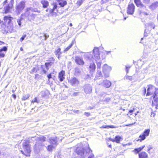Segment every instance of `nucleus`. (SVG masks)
Instances as JSON below:
<instances>
[{"mask_svg":"<svg viewBox=\"0 0 158 158\" xmlns=\"http://www.w3.org/2000/svg\"><path fill=\"white\" fill-rule=\"evenodd\" d=\"M93 52L94 57L92 56L90 53H87L84 56L87 57L88 59L89 60H92V59H94L97 62L98 69H100L102 63L101 61L98 62V60L100 59L99 49L97 48H95L93 50Z\"/></svg>","mask_w":158,"mask_h":158,"instance_id":"f257e3e1","label":"nucleus"},{"mask_svg":"<svg viewBox=\"0 0 158 158\" xmlns=\"http://www.w3.org/2000/svg\"><path fill=\"white\" fill-rule=\"evenodd\" d=\"M76 152L78 155L82 157H83L89 153V155L88 158H94V156L92 153V151L89 148L85 149L81 148H77L76 149Z\"/></svg>","mask_w":158,"mask_h":158,"instance_id":"f03ea898","label":"nucleus"},{"mask_svg":"<svg viewBox=\"0 0 158 158\" xmlns=\"http://www.w3.org/2000/svg\"><path fill=\"white\" fill-rule=\"evenodd\" d=\"M23 146L24 152L21 151L22 153L26 156H29L31 152L30 146L29 144V142L28 140H24Z\"/></svg>","mask_w":158,"mask_h":158,"instance_id":"7ed1b4c3","label":"nucleus"},{"mask_svg":"<svg viewBox=\"0 0 158 158\" xmlns=\"http://www.w3.org/2000/svg\"><path fill=\"white\" fill-rule=\"evenodd\" d=\"M7 0H6L3 3V5H5L4 7V10H5V13H7L9 12L10 10L13 7L14 3V0H11L10 2L8 4L6 5L7 2Z\"/></svg>","mask_w":158,"mask_h":158,"instance_id":"20e7f679","label":"nucleus"},{"mask_svg":"<svg viewBox=\"0 0 158 158\" xmlns=\"http://www.w3.org/2000/svg\"><path fill=\"white\" fill-rule=\"evenodd\" d=\"M147 92L146 96L151 95L152 94H155L156 92L158 91V89L152 85H148Z\"/></svg>","mask_w":158,"mask_h":158,"instance_id":"39448f33","label":"nucleus"},{"mask_svg":"<svg viewBox=\"0 0 158 158\" xmlns=\"http://www.w3.org/2000/svg\"><path fill=\"white\" fill-rule=\"evenodd\" d=\"M25 6V2L24 1H21L16 5V11L18 14H20L24 9Z\"/></svg>","mask_w":158,"mask_h":158,"instance_id":"423d86ee","label":"nucleus"},{"mask_svg":"<svg viewBox=\"0 0 158 158\" xmlns=\"http://www.w3.org/2000/svg\"><path fill=\"white\" fill-rule=\"evenodd\" d=\"M111 70L110 67L108 66L106 64H105L102 67V71L104 74L105 77H109L108 73Z\"/></svg>","mask_w":158,"mask_h":158,"instance_id":"0eeeda50","label":"nucleus"},{"mask_svg":"<svg viewBox=\"0 0 158 158\" xmlns=\"http://www.w3.org/2000/svg\"><path fill=\"white\" fill-rule=\"evenodd\" d=\"M158 91L156 92L155 94H153L151 97V98H153V100L152 102V106H157L158 105Z\"/></svg>","mask_w":158,"mask_h":158,"instance_id":"6e6552de","label":"nucleus"},{"mask_svg":"<svg viewBox=\"0 0 158 158\" xmlns=\"http://www.w3.org/2000/svg\"><path fill=\"white\" fill-rule=\"evenodd\" d=\"M68 82L72 86H77L79 83V80L75 77H71L68 80Z\"/></svg>","mask_w":158,"mask_h":158,"instance_id":"1a4fd4ad","label":"nucleus"},{"mask_svg":"<svg viewBox=\"0 0 158 158\" xmlns=\"http://www.w3.org/2000/svg\"><path fill=\"white\" fill-rule=\"evenodd\" d=\"M150 132L149 129H147L145 130L142 135H140L139 136V138H140V139H139L138 140H140V141H142V140H144L146 136H148Z\"/></svg>","mask_w":158,"mask_h":158,"instance_id":"9d476101","label":"nucleus"},{"mask_svg":"<svg viewBox=\"0 0 158 158\" xmlns=\"http://www.w3.org/2000/svg\"><path fill=\"white\" fill-rule=\"evenodd\" d=\"M84 92L87 94H90L92 91V87L89 84L85 85L83 87Z\"/></svg>","mask_w":158,"mask_h":158,"instance_id":"9b49d317","label":"nucleus"},{"mask_svg":"<svg viewBox=\"0 0 158 158\" xmlns=\"http://www.w3.org/2000/svg\"><path fill=\"white\" fill-rule=\"evenodd\" d=\"M135 6L133 4H130L128 5L127 9V13L132 15L135 10Z\"/></svg>","mask_w":158,"mask_h":158,"instance_id":"f8f14e48","label":"nucleus"},{"mask_svg":"<svg viewBox=\"0 0 158 158\" xmlns=\"http://www.w3.org/2000/svg\"><path fill=\"white\" fill-rule=\"evenodd\" d=\"M111 83L110 81L107 80H104L102 82L99 83V85H101L106 88L109 87L111 86Z\"/></svg>","mask_w":158,"mask_h":158,"instance_id":"ddd939ff","label":"nucleus"},{"mask_svg":"<svg viewBox=\"0 0 158 158\" xmlns=\"http://www.w3.org/2000/svg\"><path fill=\"white\" fill-rule=\"evenodd\" d=\"M75 62L77 64L79 65H83L84 64V62L82 58L78 56L75 57Z\"/></svg>","mask_w":158,"mask_h":158,"instance_id":"4468645a","label":"nucleus"},{"mask_svg":"<svg viewBox=\"0 0 158 158\" xmlns=\"http://www.w3.org/2000/svg\"><path fill=\"white\" fill-rule=\"evenodd\" d=\"M33 10L32 7L27 8L26 9V10L24 14H22L21 17L23 18L24 17H28L30 14V11H33Z\"/></svg>","mask_w":158,"mask_h":158,"instance_id":"2eb2a0df","label":"nucleus"},{"mask_svg":"<svg viewBox=\"0 0 158 158\" xmlns=\"http://www.w3.org/2000/svg\"><path fill=\"white\" fill-rule=\"evenodd\" d=\"M7 50V48L6 46L3 47L1 49H0V57L3 58L5 56Z\"/></svg>","mask_w":158,"mask_h":158,"instance_id":"dca6fc26","label":"nucleus"},{"mask_svg":"<svg viewBox=\"0 0 158 158\" xmlns=\"http://www.w3.org/2000/svg\"><path fill=\"white\" fill-rule=\"evenodd\" d=\"M50 143L56 146L57 144V142L58 141V139L56 137H53L49 139Z\"/></svg>","mask_w":158,"mask_h":158,"instance_id":"f3484780","label":"nucleus"},{"mask_svg":"<svg viewBox=\"0 0 158 158\" xmlns=\"http://www.w3.org/2000/svg\"><path fill=\"white\" fill-rule=\"evenodd\" d=\"M65 76L64 71L62 70L59 73L58 78L60 81H63L65 79Z\"/></svg>","mask_w":158,"mask_h":158,"instance_id":"a211bd4d","label":"nucleus"},{"mask_svg":"<svg viewBox=\"0 0 158 158\" xmlns=\"http://www.w3.org/2000/svg\"><path fill=\"white\" fill-rule=\"evenodd\" d=\"M57 6L56 5H54L53 8L50 10V12L53 15H56V12L58 11L57 8Z\"/></svg>","mask_w":158,"mask_h":158,"instance_id":"6ab92c4d","label":"nucleus"},{"mask_svg":"<svg viewBox=\"0 0 158 158\" xmlns=\"http://www.w3.org/2000/svg\"><path fill=\"white\" fill-rule=\"evenodd\" d=\"M57 2L58 5L60 7H64L67 4V2L65 0H57Z\"/></svg>","mask_w":158,"mask_h":158,"instance_id":"aec40b11","label":"nucleus"},{"mask_svg":"<svg viewBox=\"0 0 158 158\" xmlns=\"http://www.w3.org/2000/svg\"><path fill=\"white\" fill-rule=\"evenodd\" d=\"M40 2L44 8H46L49 5V3L47 0H41Z\"/></svg>","mask_w":158,"mask_h":158,"instance_id":"412c9836","label":"nucleus"},{"mask_svg":"<svg viewBox=\"0 0 158 158\" xmlns=\"http://www.w3.org/2000/svg\"><path fill=\"white\" fill-rule=\"evenodd\" d=\"M139 158H148V155L144 152H142L139 154Z\"/></svg>","mask_w":158,"mask_h":158,"instance_id":"4be33fe9","label":"nucleus"},{"mask_svg":"<svg viewBox=\"0 0 158 158\" xmlns=\"http://www.w3.org/2000/svg\"><path fill=\"white\" fill-rule=\"evenodd\" d=\"M134 2L137 6L145 8V6L142 4L140 0H134Z\"/></svg>","mask_w":158,"mask_h":158,"instance_id":"5701e85b","label":"nucleus"},{"mask_svg":"<svg viewBox=\"0 0 158 158\" xmlns=\"http://www.w3.org/2000/svg\"><path fill=\"white\" fill-rule=\"evenodd\" d=\"M96 68V66L94 63L93 62L90 64L89 66V69L91 72H93L94 71Z\"/></svg>","mask_w":158,"mask_h":158,"instance_id":"b1692460","label":"nucleus"},{"mask_svg":"<svg viewBox=\"0 0 158 158\" xmlns=\"http://www.w3.org/2000/svg\"><path fill=\"white\" fill-rule=\"evenodd\" d=\"M61 49L60 48H58L57 50H56L55 51V54L56 55L59 60L60 59V56L61 54V52H60Z\"/></svg>","mask_w":158,"mask_h":158,"instance_id":"393cba45","label":"nucleus"},{"mask_svg":"<svg viewBox=\"0 0 158 158\" xmlns=\"http://www.w3.org/2000/svg\"><path fill=\"white\" fill-rule=\"evenodd\" d=\"M158 7V2H156L152 3L150 6L149 7L152 10H154Z\"/></svg>","mask_w":158,"mask_h":158,"instance_id":"a878e982","label":"nucleus"},{"mask_svg":"<svg viewBox=\"0 0 158 158\" xmlns=\"http://www.w3.org/2000/svg\"><path fill=\"white\" fill-rule=\"evenodd\" d=\"M81 71L80 69L78 68H76L75 69L74 74L76 76H79L81 74Z\"/></svg>","mask_w":158,"mask_h":158,"instance_id":"bb28decb","label":"nucleus"},{"mask_svg":"<svg viewBox=\"0 0 158 158\" xmlns=\"http://www.w3.org/2000/svg\"><path fill=\"white\" fill-rule=\"evenodd\" d=\"M11 17L9 16H6L4 17V20L9 23L11 21Z\"/></svg>","mask_w":158,"mask_h":158,"instance_id":"cd10ccee","label":"nucleus"},{"mask_svg":"<svg viewBox=\"0 0 158 158\" xmlns=\"http://www.w3.org/2000/svg\"><path fill=\"white\" fill-rule=\"evenodd\" d=\"M56 146L51 144L50 145L48 146L47 148V150L49 152L52 151Z\"/></svg>","mask_w":158,"mask_h":158,"instance_id":"c85d7f7f","label":"nucleus"},{"mask_svg":"<svg viewBox=\"0 0 158 158\" xmlns=\"http://www.w3.org/2000/svg\"><path fill=\"white\" fill-rule=\"evenodd\" d=\"M46 138L44 136H41L37 138V140L43 142L45 141Z\"/></svg>","mask_w":158,"mask_h":158,"instance_id":"c756f323","label":"nucleus"},{"mask_svg":"<svg viewBox=\"0 0 158 158\" xmlns=\"http://www.w3.org/2000/svg\"><path fill=\"white\" fill-rule=\"evenodd\" d=\"M74 41H72L71 44H70L68 47L66 48L64 50V52H66L68 51L71 48V47L73 46V44H74Z\"/></svg>","mask_w":158,"mask_h":158,"instance_id":"7c9ffc66","label":"nucleus"},{"mask_svg":"<svg viewBox=\"0 0 158 158\" xmlns=\"http://www.w3.org/2000/svg\"><path fill=\"white\" fill-rule=\"evenodd\" d=\"M144 147L145 145H143L142 147H140L138 148L135 149L134 151H137V153H138L139 152L142 150Z\"/></svg>","mask_w":158,"mask_h":158,"instance_id":"2f4dec72","label":"nucleus"},{"mask_svg":"<svg viewBox=\"0 0 158 158\" xmlns=\"http://www.w3.org/2000/svg\"><path fill=\"white\" fill-rule=\"evenodd\" d=\"M121 139V137L119 136H116L115 137L116 142L117 143H118L120 142Z\"/></svg>","mask_w":158,"mask_h":158,"instance_id":"473e14b6","label":"nucleus"},{"mask_svg":"<svg viewBox=\"0 0 158 158\" xmlns=\"http://www.w3.org/2000/svg\"><path fill=\"white\" fill-rule=\"evenodd\" d=\"M23 19V18L21 16V18L20 19H18L17 20V22L18 24L20 27H21V21Z\"/></svg>","mask_w":158,"mask_h":158,"instance_id":"72a5a7b5","label":"nucleus"},{"mask_svg":"<svg viewBox=\"0 0 158 158\" xmlns=\"http://www.w3.org/2000/svg\"><path fill=\"white\" fill-rule=\"evenodd\" d=\"M38 67H34L32 70L31 71L30 73H32L34 72H36L38 70Z\"/></svg>","mask_w":158,"mask_h":158,"instance_id":"f704fd0d","label":"nucleus"},{"mask_svg":"<svg viewBox=\"0 0 158 158\" xmlns=\"http://www.w3.org/2000/svg\"><path fill=\"white\" fill-rule=\"evenodd\" d=\"M29 97V95L28 94L23 96L22 98L23 100H25L28 99Z\"/></svg>","mask_w":158,"mask_h":158,"instance_id":"c9c22d12","label":"nucleus"},{"mask_svg":"<svg viewBox=\"0 0 158 158\" xmlns=\"http://www.w3.org/2000/svg\"><path fill=\"white\" fill-rule=\"evenodd\" d=\"M96 76L97 77H101L102 76L101 72L100 71L98 70Z\"/></svg>","mask_w":158,"mask_h":158,"instance_id":"e433bc0d","label":"nucleus"},{"mask_svg":"<svg viewBox=\"0 0 158 158\" xmlns=\"http://www.w3.org/2000/svg\"><path fill=\"white\" fill-rule=\"evenodd\" d=\"M124 79L126 80H128L131 81L132 80V77L131 76H126L124 77Z\"/></svg>","mask_w":158,"mask_h":158,"instance_id":"4c0bfd02","label":"nucleus"},{"mask_svg":"<svg viewBox=\"0 0 158 158\" xmlns=\"http://www.w3.org/2000/svg\"><path fill=\"white\" fill-rule=\"evenodd\" d=\"M148 25L150 27V28H152L153 29H154L155 28V26L154 25V24L153 23H150L148 24Z\"/></svg>","mask_w":158,"mask_h":158,"instance_id":"58836bf2","label":"nucleus"},{"mask_svg":"<svg viewBox=\"0 0 158 158\" xmlns=\"http://www.w3.org/2000/svg\"><path fill=\"white\" fill-rule=\"evenodd\" d=\"M84 1V0H79L77 2V4L79 6H80Z\"/></svg>","mask_w":158,"mask_h":158,"instance_id":"ea45409f","label":"nucleus"},{"mask_svg":"<svg viewBox=\"0 0 158 158\" xmlns=\"http://www.w3.org/2000/svg\"><path fill=\"white\" fill-rule=\"evenodd\" d=\"M26 35L25 34L23 35V36L20 39V41L21 42H22L23 41L24 39L26 37Z\"/></svg>","mask_w":158,"mask_h":158,"instance_id":"a19ab883","label":"nucleus"},{"mask_svg":"<svg viewBox=\"0 0 158 158\" xmlns=\"http://www.w3.org/2000/svg\"><path fill=\"white\" fill-rule=\"evenodd\" d=\"M38 101L37 100V98H35L34 99H33L31 101V103L34 102H37L38 103Z\"/></svg>","mask_w":158,"mask_h":158,"instance_id":"79ce46f5","label":"nucleus"},{"mask_svg":"<svg viewBox=\"0 0 158 158\" xmlns=\"http://www.w3.org/2000/svg\"><path fill=\"white\" fill-rule=\"evenodd\" d=\"M140 13L141 15H148V13L145 12H142L141 11L140 12Z\"/></svg>","mask_w":158,"mask_h":158,"instance_id":"37998d69","label":"nucleus"},{"mask_svg":"<svg viewBox=\"0 0 158 158\" xmlns=\"http://www.w3.org/2000/svg\"><path fill=\"white\" fill-rule=\"evenodd\" d=\"M100 128H108V126H102L101 127H100Z\"/></svg>","mask_w":158,"mask_h":158,"instance_id":"c03bdc74","label":"nucleus"},{"mask_svg":"<svg viewBox=\"0 0 158 158\" xmlns=\"http://www.w3.org/2000/svg\"><path fill=\"white\" fill-rule=\"evenodd\" d=\"M44 36L45 37V40H46L49 37V35L46 34H44Z\"/></svg>","mask_w":158,"mask_h":158,"instance_id":"a18cd8bd","label":"nucleus"},{"mask_svg":"<svg viewBox=\"0 0 158 158\" xmlns=\"http://www.w3.org/2000/svg\"><path fill=\"white\" fill-rule=\"evenodd\" d=\"M47 77L48 78V80H49L51 78H52V75L50 73L47 76Z\"/></svg>","mask_w":158,"mask_h":158,"instance_id":"49530a36","label":"nucleus"},{"mask_svg":"<svg viewBox=\"0 0 158 158\" xmlns=\"http://www.w3.org/2000/svg\"><path fill=\"white\" fill-rule=\"evenodd\" d=\"M50 64L49 63H45V66L47 68V70H48V67L49 66V65Z\"/></svg>","mask_w":158,"mask_h":158,"instance_id":"de8ad7c7","label":"nucleus"},{"mask_svg":"<svg viewBox=\"0 0 158 158\" xmlns=\"http://www.w3.org/2000/svg\"><path fill=\"white\" fill-rule=\"evenodd\" d=\"M106 94L104 92H103L101 94V97H105L106 96Z\"/></svg>","mask_w":158,"mask_h":158,"instance_id":"09e8293b","label":"nucleus"},{"mask_svg":"<svg viewBox=\"0 0 158 158\" xmlns=\"http://www.w3.org/2000/svg\"><path fill=\"white\" fill-rule=\"evenodd\" d=\"M108 126V128H115L117 127L116 126Z\"/></svg>","mask_w":158,"mask_h":158,"instance_id":"8fccbe9b","label":"nucleus"},{"mask_svg":"<svg viewBox=\"0 0 158 158\" xmlns=\"http://www.w3.org/2000/svg\"><path fill=\"white\" fill-rule=\"evenodd\" d=\"M30 16H31L32 18L31 19H33L35 18V14H32Z\"/></svg>","mask_w":158,"mask_h":158,"instance_id":"3c124183","label":"nucleus"},{"mask_svg":"<svg viewBox=\"0 0 158 158\" xmlns=\"http://www.w3.org/2000/svg\"><path fill=\"white\" fill-rule=\"evenodd\" d=\"M153 148V147L152 146H149L148 147V152L149 153V151L152 149Z\"/></svg>","mask_w":158,"mask_h":158,"instance_id":"603ef678","label":"nucleus"},{"mask_svg":"<svg viewBox=\"0 0 158 158\" xmlns=\"http://www.w3.org/2000/svg\"><path fill=\"white\" fill-rule=\"evenodd\" d=\"M84 114L87 116H89L90 115V114L89 113L85 112L84 113Z\"/></svg>","mask_w":158,"mask_h":158,"instance_id":"864d4df0","label":"nucleus"},{"mask_svg":"<svg viewBox=\"0 0 158 158\" xmlns=\"http://www.w3.org/2000/svg\"><path fill=\"white\" fill-rule=\"evenodd\" d=\"M144 2L148 4L149 2V0H143Z\"/></svg>","mask_w":158,"mask_h":158,"instance_id":"5fc2aeb1","label":"nucleus"},{"mask_svg":"<svg viewBox=\"0 0 158 158\" xmlns=\"http://www.w3.org/2000/svg\"><path fill=\"white\" fill-rule=\"evenodd\" d=\"M78 94V93L77 92H74L73 94V96H76Z\"/></svg>","mask_w":158,"mask_h":158,"instance_id":"6e6d98bb","label":"nucleus"},{"mask_svg":"<svg viewBox=\"0 0 158 158\" xmlns=\"http://www.w3.org/2000/svg\"><path fill=\"white\" fill-rule=\"evenodd\" d=\"M110 100V98H106V101L107 102L109 101Z\"/></svg>","mask_w":158,"mask_h":158,"instance_id":"4d7b16f0","label":"nucleus"},{"mask_svg":"<svg viewBox=\"0 0 158 158\" xmlns=\"http://www.w3.org/2000/svg\"><path fill=\"white\" fill-rule=\"evenodd\" d=\"M146 89L144 87L143 88V94L144 95L146 93Z\"/></svg>","mask_w":158,"mask_h":158,"instance_id":"13d9d810","label":"nucleus"},{"mask_svg":"<svg viewBox=\"0 0 158 158\" xmlns=\"http://www.w3.org/2000/svg\"><path fill=\"white\" fill-rule=\"evenodd\" d=\"M73 112L75 113L79 114V110H74Z\"/></svg>","mask_w":158,"mask_h":158,"instance_id":"bf43d9fd","label":"nucleus"},{"mask_svg":"<svg viewBox=\"0 0 158 158\" xmlns=\"http://www.w3.org/2000/svg\"><path fill=\"white\" fill-rule=\"evenodd\" d=\"M130 66H129V67H128L127 66H126V71H127V73L128 72V69L130 68Z\"/></svg>","mask_w":158,"mask_h":158,"instance_id":"052dcab7","label":"nucleus"},{"mask_svg":"<svg viewBox=\"0 0 158 158\" xmlns=\"http://www.w3.org/2000/svg\"><path fill=\"white\" fill-rule=\"evenodd\" d=\"M110 140L111 141H112V142H116V140H115V139H110Z\"/></svg>","mask_w":158,"mask_h":158,"instance_id":"680f3d73","label":"nucleus"},{"mask_svg":"<svg viewBox=\"0 0 158 158\" xmlns=\"http://www.w3.org/2000/svg\"><path fill=\"white\" fill-rule=\"evenodd\" d=\"M38 144H37V143H36L35 144V148H39V147L38 146Z\"/></svg>","mask_w":158,"mask_h":158,"instance_id":"e2e57ef3","label":"nucleus"},{"mask_svg":"<svg viewBox=\"0 0 158 158\" xmlns=\"http://www.w3.org/2000/svg\"><path fill=\"white\" fill-rule=\"evenodd\" d=\"M147 32H146V29H145V32H144V35L145 36H146L147 35H146V34L147 33Z\"/></svg>","mask_w":158,"mask_h":158,"instance_id":"0e129e2a","label":"nucleus"},{"mask_svg":"<svg viewBox=\"0 0 158 158\" xmlns=\"http://www.w3.org/2000/svg\"><path fill=\"white\" fill-rule=\"evenodd\" d=\"M43 72L44 73V74H46L47 73V71L45 70L44 69H43Z\"/></svg>","mask_w":158,"mask_h":158,"instance_id":"69168bd1","label":"nucleus"},{"mask_svg":"<svg viewBox=\"0 0 158 158\" xmlns=\"http://www.w3.org/2000/svg\"><path fill=\"white\" fill-rule=\"evenodd\" d=\"M12 96L14 98V99L16 98V95H15V94H13Z\"/></svg>","mask_w":158,"mask_h":158,"instance_id":"338daca9","label":"nucleus"},{"mask_svg":"<svg viewBox=\"0 0 158 158\" xmlns=\"http://www.w3.org/2000/svg\"><path fill=\"white\" fill-rule=\"evenodd\" d=\"M133 112V110H131L129 111V112L130 113H132Z\"/></svg>","mask_w":158,"mask_h":158,"instance_id":"774afa93","label":"nucleus"}]
</instances>
